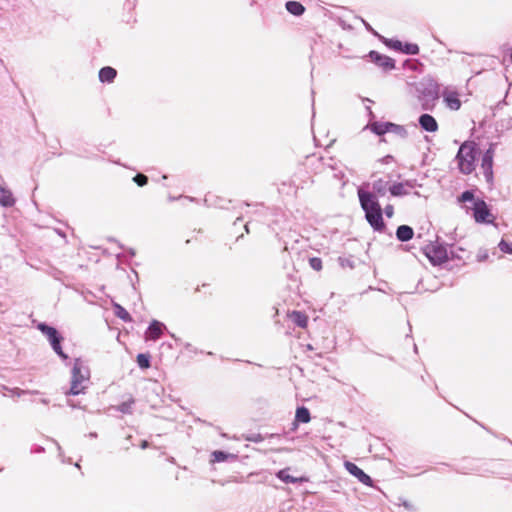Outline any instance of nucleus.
<instances>
[{
	"mask_svg": "<svg viewBox=\"0 0 512 512\" xmlns=\"http://www.w3.org/2000/svg\"><path fill=\"white\" fill-rule=\"evenodd\" d=\"M358 197L361 207L365 211L367 222L374 230L383 232L386 228V224L382 217V208L377 196L372 192L359 190Z\"/></svg>",
	"mask_w": 512,
	"mask_h": 512,
	"instance_id": "1",
	"label": "nucleus"
},
{
	"mask_svg": "<svg viewBox=\"0 0 512 512\" xmlns=\"http://www.w3.org/2000/svg\"><path fill=\"white\" fill-rule=\"evenodd\" d=\"M478 156L479 147L476 142H463L456 155V162L459 171L464 175H470L476 168V160Z\"/></svg>",
	"mask_w": 512,
	"mask_h": 512,
	"instance_id": "2",
	"label": "nucleus"
},
{
	"mask_svg": "<svg viewBox=\"0 0 512 512\" xmlns=\"http://www.w3.org/2000/svg\"><path fill=\"white\" fill-rule=\"evenodd\" d=\"M90 377L89 371L83 370V366L79 361H76L72 369L71 387L66 392V395H78L84 393L85 386L83 382Z\"/></svg>",
	"mask_w": 512,
	"mask_h": 512,
	"instance_id": "3",
	"label": "nucleus"
},
{
	"mask_svg": "<svg viewBox=\"0 0 512 512\" xmlns=\"http://www.w3.org/2000/svg\"><path fill=\"white\" fill-rule=\"evenodd\" d=\"M423 252L434 265L442 264L448 260L446 248L438 242H431L427 244L423 248Z\"/></svg>",
	"mask_w": 512,
	"mask_h": 512,
	"instance_id": "4",
	"label": "nucleus"
},
{
	"mask_svg": "<svg viewBox=\"0 0 512 512\" xmlns=\"http://www.w3.org/2000/svg\"><path fill=\"white\" fill-rule=\"evenodd\" d=\"M473 218L477 223L491 224L494 222L495 217L491 213L488 205L482 199H477L473 204Z\"/></svg>",
	"mask_w": 512,
	"mask_h": 512,
	"instance_id": "5",
	"label": "nucleus"
},
{
	"mask_svg": "<svg viewBox=\"0 0 512 512\" xmlns=\"http://www.w3.org/2000/svg\"><path fill=\"white\" fill-rule=\"evenodd\" d=\"M38 328L42 331V333L48 338L50 344L53 347V350L62 358L66 359L67 356L64 354L61 347L62 337L59 336L58 331L51 326L46 324H39Z\"/></svg>",
	"mask_w": 512,
	"mask_h": 512,
	"instance_id": "6",
	"label": "nucleus"
},
{
	"mask_svg": "<svg viewBox=\"0 0 512 512\" xmlns=\"http://www.w3.org/2000/svg\"><path fill=\"white\" fill-rule=\"evenodd\" d=\"M495 150L491 144L490 147L485 151L481 158V169L484 173L485 179L488 183L493 181V158Z\"/></svg>",
	"mask_w": 512,
	"mask_h": 512,
	"instance_id": "7",
	"label": "nucleus"
},
{
	"mask_svg": "<svg viewBox=\"0 0 512 512\" xmlns=\"http://www.w3.org/2000/svg\"><path fill=\"white\" fill-rule=\"evenodd\" d=\"M369 57L372 62H374L376 65H378L379 67L383 68L386 71L395 68L394 60L386 55H381L376 51H370Z\"/></svg>",
	"mask_w": 512,
	"mask_h": 512,
	"instance_id": "8",
	"label": "nucleus"
},
{
	"mask_svg": "<svg viewBox=\"0 0 512 512\" xmlns=\"http://www.w3.org/2000/svg\"><path fill=\"white\" fill-rule=\"evenodd\" d=\"M347 471L355 476L361 483L371 486L372 479L369 475H367L362 469H360L356 464L346 461L344 464Z\"/></svg>",
	"mask_w": 512,
	"mask_h": 512,
	"instance_id": "9",
	"label": "nucleus"
},
{
	"mask_svg": "<svg viewBox=\"0 0 512 512\" xmlns=\"http://www.w3.org/2000/svg\"><path fill=\"white\" fill-rule=\"evenodd\" d=\"M443 99L446 106L454 111H457L461 108V100L459 98V93L456 91L445 90L443 92Z\"/></svg>",
	"mask_w": 512,
	"mask_h": 512,
	"instance_id": "10",
	"label": "nucleus"
},
{
	"mask_svg": "<svg viewBox=\"0 0 512 512\" xmlns=\"http://www.w3.org/2000/svg\"><path fill=\"white\" fill-rule=\"evenodd\" d=\"M369 128L377 135H383L389 131L401 129L400 126L389 122H373L369 125Z\"/></svg>",
	"mask_w": 512,
	"mask_h": 512,
	"instance_id": "11",
	"label": "nucleus"
},
{
	"mask_svg": "<svg viewBox=\"0 0 512 512\" xmlns=\"http://www.w3.org/2000/svg\"><path fill=\"white\" fill-rule=\"evenodd\" d=\"M163 328H164V325L161 322L154 320L150 324V326L148 327V329L145 333V339L146 340L159 339L163 333Z\"/></svg>",
	"mask_w": 512,
	"mask_h": 512,
	"instance_id": "12",
	"label": "nucleus"
},
{
	"mask_svg": "<svg viewBox=\"0 0 512 512\" xmlns=\"http://www.w3.org/2000/svg\"><path fill=\"white\" fill-rule=\"evenodd\" d=\"M419 124L422 129L428 132H436L439 127L436 119L430 114L421 115L419 118Z\"/></svg>",
	"mask_w": 512,
	"mask_h": 512,
	"instance_id": "13",
	"label": "nucleus"
},
{
	"mask_svg": "<svg viewBox=\"0 0 512 512\" xmlns=\"http://www.w3.org/2000/svg\"><path fill=\"white\" fill-rule=\"evenodd\" d=\"M414 231L408 225H400L396 230V237L399 241L406 242L413 238Z\"/></svg>",
	"mask_w": 512,
	"mask_h": 512,
	"instance_id": "14",
	"label": "nucleus"
},
{
	"mask_svg": "<svg viewBox=\"0 0 512 512\" xmlns=\"http://www.w3.org/2000/svg\"><path fill=\"white\" fill-rule=\"evenodd\" d=\"M311 420V415L308 408L302 406L298 407L295 412V420L294 425L297 426L298 423H308Z\"/></svg>",
	"mask_w": 512,
	"mask_h": 512,
	"instance_id": "15",
	"label": "nucleus"
},
{
	"mask_svg": "<svg viewBox=\"0 0 512 512\" xmlns=\"http://www.w3.org/2000/svg\"><path fill=\"white\" fill-rule=\"evenodd\" d=\"M116 75L117 71L110 66L103 67L99 71V79L101 82L111 83L115 79Z\"/></svg>",
	"mask_w": 512,
	"mask_h": 512,
	"instance_id": "16",
	"label": "nucleus"
},
{
	"mask_svg": "<svg viewBox=\"0 0 512 512\" xmlns=\"http://www.w3.org/2000/svg\"><path fill=\"white\" fill-rule=\"evenodd\" d=\"M290 319L295 323L297 326L301 328H306L308 324V317L305 313L301 311H293L289 315Z\"/></svg>",
	"mask_w": 512,
	"mask_h": 512,
	"instance_id": "17",
	"label": "nucleus"
},
{
	"mask_svg": "<svg viewBox=\"0 0 512 512\" xmlns=\"http://www.w3.org/2000/svg\"><path fill=\"white\" fill-rule=\"evenodd\" d=\"M285 7L290 14L295 16H301L305 12V7L298 1H288Z\"/></svg>",
	"mask_w": 512,
	"mask_h": 512,
	"instance_id": "18",
	"label": "nucleus"
},
{
	"mask_svg": "<svg viewBox=\"0 0 512 512\" xmlns=\"http://www.w3.org/2000/svg\"><path fill=\"white\" fill-rule=\"evenodd\" d=\"M419 91L429 97L437 98L438 96V84L429 79L427 80L426 87L424 89H419Z\"/></svg>",
	"mask_w": 512,
	"mask_h": 512,
	"instance_id": "19",
	"label": "nucleus"
},
{
	"mask_svg": "<svg viewBox=\"0 0 512 512\" xmlns=\"http://www.w3.org/2000/svg\"><path fill=\"white\" fill-rule=\"evenodd\" d=\"M15 200L10 190L0 186V203L3 206H12Z\"/></svg>",
	"mask_w": 512,
	"mask_h": 512,
	"instance_id": "20",
	"label": "nucleus"
},
{
	"mask_svg": "<svg viewBox=\"0 0 512 512\" xmlns=\"http://www.w3.org/2000/svg\"><path fill=\"white\" fill-rule=\"evenodd\" d=\"M373 190H374V194H378L380 196H383L385 195L386 191H387V182L382 180V179H378L376 181L373 182Z\"/></svg>",
	"mask_w": 512,
	"mask_h": 512,
	"instance_id": "21",
	"label": "nucleus"
},
{
	"mask_svg": "<svg viewBox=\"0 0 512 512\" xmlns=\"http://www.w3.org/2000/svg\"><path fill=\"white\" fill-rule=\"evenodd\" d=\"M277 477L285 483H296L299 481L298 478L293 477L289 474L288 469L280 470L277 473Z\"/></svg>",
	"mask_w": 512,
	"mask_h": 512,
	"instance_id": "22",
	"label": "nucleus"
},
{
	"mask_svg": "<svg viewBox=\"0 0 512 512\" xmlns=\"http://www.w3.org/2000/svg\"><path fill=\"white\" fill-rule=\"evenodd\" d=\"M134 403H135V400L132 397H130L127 401H124L121 404H119L117 406V410L124 414L131 413L132 406L134 405Z\"/></svg>",
	"mask_w": 512,
	"mask_h": 512,
	"instance_id": "23",
	"label": "nucleus"
},
{
	"mask_svg": "<svg viewBox=\"0 0 512 512\" xmlns=\"http://www.w3.org/2000/svg\"><path fill=\"white\" fill-rule=\"evenodd\" d=\"M389 191L393 196H402L407 194L405 185L403 183L393 184L391 187H389Z\"/></svg>",
	"mask_w": 512,
	"mask_h": 512,
	"instance_id": "24",
	"label": "nucleus"
},
{
	"mask_svg": "<svg viewBox=\"0 0 512 512\" xmlns=\"http://www.w3.org/2000/svg\"><path fill=\"white\" fill-rule=\"evenodd\" d=\"M137 364L142 369H147L150 367V355L149 354H138L137 355Z\"/></svg>",
	"mask_w": 512,
	"mask_h": 512,
	"instance_id": "25",
	"label": "nucleus"
},
{
	"mask_svg": "<svg viewBox=\"0 0 512 512\" xmlns=\"http://www.w3.org/2000/svg\"><path fill=\"white\" fill-rule=\"evenodd\" d=\"M401 52L409 55H416L419 53V46L415 43H403Z\"/></svg>",
	"mask_w": 512,
	"mask_h": 512,
	"instance_id": "26",
	"label": "nucleus"
},
{
	"mask_svg": "<svg viewBox=\"0 0 512 512\" xmlns=\"http://www.w3.org/2000/svg\"><path fill=\"white\" fill-rule=\"evenodd\" d=\"M116 315L124 321H131L130 314L120 305H116Z\"/></svg>",
	"mask_w": 512,
	"mask_h": 512,
	"instance_id": "27",
	"label": "nucleus"
},
{
	"mask_svg": "<svg viewBox=\"0 0 512 512\" xmlns=\"http://www.w3.org/2000/svg\"><path fill=\"white\" fill-rule=\"evenodd\" d=\"M133 181L140 187L145 186L148 183V177L144 174L138 173L134 178Z\"/></svg>",
	"mask_w": 512,
	"mask_h": 512,
	"instance_id": "28",
	"label": "nucleus"
},
{
	"mask_svg": "<svg viewBox=\"0 0 512 512\" xmlns=\"http://www.w3.org/2000/svg\"><path fill=\"white\" fill-rule=\"evenodd\" d=\"M309 264L312 269L316 271H320L322 269V260L318 257H313L309 259Z\"/></svg>",
	"mask_w": 512,
	"mask_h": 512,
	"instance_id": "29",
	"label": "nucleus"
},
{
	"mask_svg": "<svg viewBox=\"0 0 512 512\" xmlns=\"http://www.w3.org/2000/svg\"><path fill=\"white\" fill-rule=\"evenodd\" d=\"M474 200V193L472 191H464L458 198L459 202H466Z\"/></svg>",
	"mask_w": 512,
	"mask_h": 512,
	"instance_id": "30",
	"label": "nucleus"
},
{
	"mask_svg": "<svg viewBox=\"0 0 512 512\" xmlns=\"http://www.w3.org/2000/svg\"><path fill=\"white\" fill-rule=\"evenodd\" d=\"M212 457H213V459H212L213 462H222L227 459V454H225L222 451H214L212 453Z\"/></svg>",
	"mask_w": 512,
	"mask_h": 512,
	"instance_id": "31",
	"label": "nucleus"
},
{
	"mask_svg": "<svg viewBox=\"0 0 512 512\" xmlns=\"http://www.w3.org/2000/svg\"><path fill=\"white\" fill-rule=\"evenodd\" d=\"M499 248L502 252L504 253H512V244L502 240L500 243H499Z\"/></svg>",
	"mask_w": 512,
	"mask_h": 512,
	"instance_id": "32",
	"label": "nucleus"
},
{
	"mask_svg": "<svg viewBox=\"0 0 512 512\" xmlns=\"http://www.w3.org/2000/svg\"><path fill=\"white\" fill-rule=\"evenodd\" d=\"M389 46L397 51H402L403 43L399 40H392L390 41Z\"/></svg>",
	"mask_w": 512,
	"mask_h": 512,
	"instance_id": "33",
	"label": "nucleus"
},
{
	"mask_svg": "<svg viewBox=\"0 0 512 512\" xmlns=\"http://www.w3.org/2000/svg\"><path fill=\"white\" fill-rule=\"evenodd\" d=\"M384 212H385V214H386V216L388 218L393 217V215H394V206L391 205V204L386 205V207L384 208Z\"/></svg>",
	"mask_w": 512,
	"mask_h": 512,
	"instance_id": "34",
	"label": "nucleus"
},
{
	"mask_svg": "<svg viewBox=\"0 0 512 512\" xmlns=\"http://www.w3.org/2000/svg\"><path fill=\"white\" fill-rule=\"evenodd\" d=\"M147 445H148V444H147V442H146V441H143V443L141 444V447H142V448H146V447H147Z\"/></svg>",
	"mask_w": 512,
	"mask_h": 512,
	"instance_id": "35",
	"label": "nucleus"
},
{
	"mask_svg": "<svg viewBox=\"0 0 512 512\" xmlns=\"http://www.w3.org/2000/svg\"><path fill=\"white\" fill-rule=\"evenodd\" d=\"M209 287H210V285H209V284H203V285H202V288H209Z\"/></svg>",
	"mask_w": 512,
	"mask_h": 512,
	"instance_id": "36",
	"label": "nucleus"
},
{
	"mask_svg": "<svg viewBox=\"0 0 512 512\" xmlns=\"http://www.w3.org/2000/svg\"><path fill=\"white\" fill-rule=\"evenodd\" d=\"M245 230H246V232H249V229H248L247 225H245Z\"/></svg>",
	"mask_w": 512,
	"mask_h": 512,
	"instance_id": "37",
	"label": "nucleus"
}]
</instances>
